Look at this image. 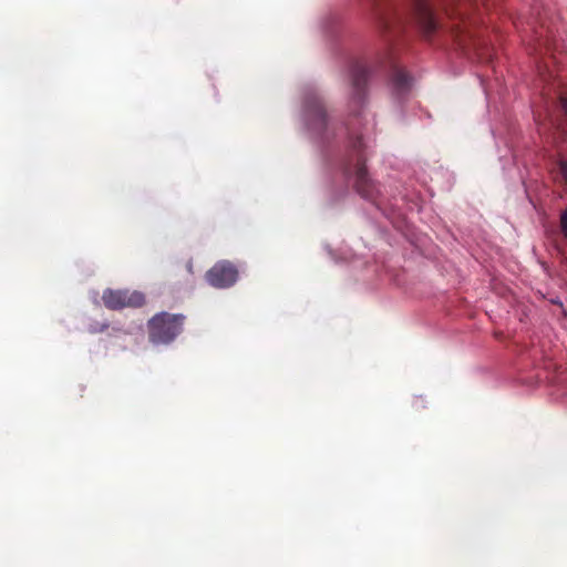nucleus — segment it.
Segmentation results:
<instances>
[{
	"instance_id": "obj_1",
	"label": "nucleus",
	"mask_w": 567,
	"mask_h": 567,
	"mask_svg": "<svg viewBox=\"0 0 567 567\" xmlns=\"http://www.w3.org/2000/svg\"><path fill=\"white\" fill-rule=\"evenodd\" d=\"M185 317L159 312L153 316L148 322V337L154 344H168L183 331Z\"/></svg>"
},
{
	"instance_id": "obj_2",
	"label": "nucleus",
	"mask_w": 567,
	"mask_h": 567,
	"mask_svg": "<svg viewBox=\"0 0 567 567\" xmlns=\"http://www.w3.org/2000/svg\"><path fill=\"white\" fill-rule=\"evenodd\" d=\"M104 306L110 310L138 308L145 303V296L136 290L105 289L102 295Z\"/></svg>"
},
{
	"instance_id": "obj_3",
	"label": "nucleus",
	"mask_w": 567,
	"mask_h": 567,
	"mask_svg": "<svg viewBox=\"0 0 567 567\" xmlns=\"http://www.w3.org/2000/svg\"><path fill=\"white\" fill-rule=\"evenodd\" d=\"M206 280L215 288H229L238 280V270L231 262L221 260L206 272Z\"/></svg>"
},
{
	"instance_id": "obj_4",
	"label": "nucleus",
	"mask_w": 567,
	"mask_h": 567,
	"mask_svg": "<svg viewBox=\"0 0 567 567\" xmlns=\"http://www.w3.org/2000/svg\"><path fill=\"white\" fill-rule=\"evenodd\" d=\"M368 74H369V72H368L367 68L362 64H355V65H353V68L351 70V79H352V84H353V90H354V99H357L358 102L361 101V94H362L364 85L367 84Z\"/></svg>"
},
{
	"instance_id": "obj_5",
	"label": "nucleus",
	"mask_w": 567,
	"mask_h": 567,
	"mask_svg": "<svg viewBox=\"0 0 567 567\" xmlns=\"http://www.w3.org/2000/svg\"><path fill=\"white\" fill-rule=\"evenodd\" d=\"M355 188L363 197H370V184L363 164L359 163L355 169Z\"/></svg>"
},
{
	"instance_id": "obj_6",
	"label": "nucleus",
	"mask_w": 567,
	"mask_h": 567,
	"mask_svg": "<svg viewBox=\"0 0 567 567\" xmlns=\"http://www.w3.org/2000/svg\"><path fill=\"white\" fill-rule=\"evenodd\" d=\"M411 84V78L404 70H395L393 76H392V85L393 89L401 93L410 87Z\"/></svg>"
},
{
	"instance_id": "obj_7",
	"label": "nucleus",
	"mask_w": 567,
	"mask_h": 567,
	"mask_svg": "<svg viewBox=\"0 0 567 567\" xmlns=\"http://www.w3.org/2000/svg\"><path fill=\"white\" fill-rule=\"evenodd\" d=\"M422 14H423V28H424V31L430 34L432 32H434V30L436 29V21L433 17V14L426 9V8H423L422 9Z\"/></svg>"
},
{
	"instance_id": "obj_8",
	"label": "nucleus",
	"mask_w": 567,
	"mask_h": 567,
	"mask_svg": "<svg viewBox=\"0 0 567 567\" xmlns=\"http://www.w3.org/2000/svg\"><path fill=\"white\" fill-rule=\"evenodd\" d=\"M559 226L563 236L567 239V207L561 210L559 216Z\"/></svg>"
},
{
	"instance_id": "obj_9",
	"label": "nucleus",
	"mask_w": 567,
	"mask_h": 567,
	"mask_svg": "<svg viewBox=\"0 0 567 567\" xmlns=\"http://www.w3.org/2000/svg\"><path fill=\"white\" fill-rule=\"evenodd\" d=\"M107 328H109V323H107V322H104V323H102L101 326H97V324H91L89 330H90V332H92V333H96V332H102V331H104V330H105V329H107Z\"/></svg>"
},
{
	"instance_id": "obj_10",
	"label": "nucleus",
	"mask_w": 567,
	"mask_h": 567,
	"mask_svg": "<svg viewBox=\"0 0 567 567\" xmlns=\"http://www.w3.org/2000/svg\"><path fill=\"white\" fill-rule=\"evenodd\" d=\"M559 172L567 184V161L559 162Z\"/></svg>"
},
{
	"instance_id": "obj_11",
	"label": "nucleus",
	"mask_w": 567,
	"mask_h": 567,
	"mask_svg": "<svg viewBox=\"0 0 567 567\" xmlns=\"http://www.w3.org/2000/svg\"><path fill=\"white\" fill-rule=\"evenodd\" d=\"M560 102H561V107H563V110H564L565 114L567 115V99H566V97H563V99L560 100Z\"/></svg>"
}]
</instances>
